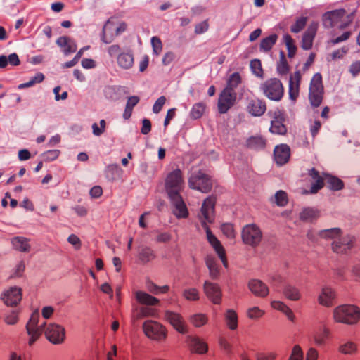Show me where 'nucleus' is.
I'll return each instance as SVG.
<instances>
[{"label": "nucleus", "instance_id": "864d4df0", "mask_svg": "<svg viewBox=\"0 0 360 360\" xmlns=\"http://www.w3.org/2000/svg\"><path fill=\"white\" fill-rule=\"evenodd\" d=\"M250 68L257 77H263V69L261 61L258 59H254L250 62Z\"/></svg>", "mask_w": 360, "mask_h": 360}, {"label": "nucleus", "instance_id": "603ef678", "mask_svg": "<svg viewBox=\"0 0 360 360\" xmlns=\"http://www.w3.org/2000/svg\"><path fill=\"white\" fill-rule=\"evenodd\" d=\"M307 22V17H301L300 18H297L295 21V22L291 25L290 27V31L292 33H299L300 31H302L304 27L306 26Z\"/></svg>", "mask_w": 360, "mask_h": 360}, {"label": "nucleus", "instance_id": "7c9ffc66", "mask_svg": "<svg viewBox=\"0 0 360 360\" xmlns=\"http://www.w3.org/2000/svg\"><path fill=\"white\" fill-rule=\"evenodd\" d=\"M205 264L209 269L210 277L213 280L218 279L220 275V269L216 259L213 256L207 255L205 257Z\"/></svg>", "mask_w": 360, "mask_h": 360}, {"label": "nucleus", "instance_id": "a18cd8bd", "mask_svg": "<svg viewBox=\"0 0 360 360\" xmlns=\"http://www.w3.org/2000/svg\"><path fill=\"white\" fill-rule=\"evenodd\" d=\"M155 257V255L151 248L147 246L141 248L139 253V258L141 262L147 263L153 260Z\"/></svg>", "mask_w": 360, "mask_h": 360}, {"label": "nucleus", "instance_id": "4be33fe9", "mask_svg": "<svg viewBox=\"0 0 360 360\" xmlns=\"http://www.w3.org/2000/svg\"><path fill=\"white\" fill-rule=\"evenodd\" d=\"M290 156V148L286 144H281L276 146L274 150V160L278 165H283L287 163Z\"/></svg>", "mask_w": 360, "mask_h": 360}, {"label": "nucleus", "instance_id": "9b49d317", "mask_svg": "<svg viewBox=\"0 0 360 360\" xmlns=\"http://www.w3.org/2000/svg\"><path fill=\"white\" fill-rule=\"evenodd\" d=\"M355 241V237L350 234L340 236L333 241L332 250L336 254H347L353 248Z\"/></svg>", "mask_w": 360, "mask_h": 360}, {"label": "nucleus", "instance_id": "bf43d9fd", "mask_svg": "<svg viewBox=\"0 0 360 360\" xmlns=\"http://www.w3.org/2000/svg\"><path fill=\"white\" fill-rule=\"evenodd\" d=\"M221 231L228 238H232L235 236L234 229L233 225L231 224H223L221 226Z\"/></svg>", "mask_w": 360, "mask_h": 360}, {"label": "nucleus", "instance_id": "412c9836", "mask_svg": "<svg viewBox=\"0 0 360 360\" xmlns=\"http://www.w3.org/2000/svg\"><path fill=\"white\" fill-rule=\"evenodd\" d=\"M336 293L333 289L326 286L322 288L318 297L319 303L326 307H330L334 305Z\"/></svg>", "mask_w": 360, "mask_h": 360}, {"label": "nucleus", "instance_id": "0e129e2a", "mask_svg": "<svg viewBox=\"0 0 360 360\" xmlns=\"http://www.w3.org/2000/svg\"><path fill=\"white\" fill-rule=\"evenodd\" d=\"M172 239V235L168 232L159 233L156 237L157 243H168Z\"/></svg>", "mask_w": 360, "mask_h": 360}, {"label": "nucleus", "instance_id": "37998d69", "mask_svg": "<svg viewBox=\"0 0 360 360\" xmlns=\"http://www.w3.org/2000/svg\"><path fill=\"white\" fill-rule=\"evenodd\" d=\"M242 82V78L238 72H234L230 75L227 80L226 86L224 88L231 91H235V89L238 87Z\"/></svg>", "mask_w": 360, "mask_h": 360}, {"label": "nucleus", "instance_id": "cd10ccee", "mask_svg": "<svg viewBox=\"0 0 360 360\" xmlns=\"http://www.w3.org/2000/svg\"><path fill=\"white\" fill-rule=\"evenodd\" d=\"M58 46L63 49V51L65 55L74 53L77 51V44L73 39L69 37L63 36L56 40Z\"/></svg>", "mask_w": 360, "mask_h": 360}, {"label": "nucleus", "instance_id": "774afa93", "mask_svg": "<svg viewBox=\"0 0 360 360\" xmlns=\"http://www.w3.org/2000/svg\"><path fill=\"white\" fill-rule=\"evenodd\" d=\"M18 318L16 312L12 311L5 317V322L7 324L13 325L18 322Z\"/></svg>", "mask_w": 360, "mask_h": 360}, {"label": "nucleus", "instance_id": "20e7f679", "mask_svg": "<svg viewBox=\"0 0 360 360\" xmlns=\"http://www.w3.org/2000/svg\"><path fill=\"white\" fill-rule=\"evenodd\" d=\"M260 89L269 99L279 101L284 94V88L281 82L277 78H271L261 84Z\"/></svg>", "mask_w": 360, "mask_h": 360}, {"label": "nucleus", "instance_id": "f704fd0d", "mask_svg": "<svg viewBox=\"0 0 360 360\" xmlns=\"http://www.w3.org/2000/svg\"><path fill=\"white\" fill-rule=\"evenodd\" d=\"M13 248L18 251L27 252L30 250V245L27 238L24 237H15L11 240Z\"/></svg>", "mask_w": 360, "mask_h": 360}, {"label": "nucleus", "instance_id": "ddd939ff", "mask_svg": "<svg viewBox=\"0 0 360 360\" xmlns=\"http://www.w3.org/2000/svg\"><path fill=\"white\" fill-rule=\"evenodd\" d=\"M268 115L273 118L271 120L270 131L273 134L279 135L285 134L287 132V128L283 124L285 120L283 113L279 109H276L274 111H269Z\"/></svg>", "mask_w": 360, "mask_h": 360}, {"label": "nucleus", "instance_id": "7ed1b4c3", "mask_svg": "<svg viewBox=\"0 0 360 360\" xmlns=\"http://www.w3.org/2000/svg\"><path fill=\"white\" fill-rule=\"evenodd\" d=\"M333 319L338 323L356 324L360 320V308L352 304L338 306L333 310Z\"/></svg>", "mask_w": 360, "mask_h": 360}, {"label": "nucleus", "instance_id": "ea45409f", "mask_svg": "<svg viewBox=\"0 0 360 360\" xmlns=\"http://www.w3.org/2000/svg\"><path fill=\"white\" fill-rule=\"evenodd\" d=\"M277 72L280 75H286L290 71V65L286 60L283 51L280 52L279 61L276 66Z\"/></svg>", "mask_w": 360, "mask_h": 360}, {"label": "nucleus", "instance_id": "e2e57ef3", "mask_svg": "<svg viewBox=\"0 0 360 360\" xmlns=\"http://www.w3.org/2000/svg\"><path fill=\"white\" fill-rule=\"evenodd\" d=\"M68 241L75 247V250H79L82 246L81 240L75 234H71L68 238Z\"/></svg>", "mask_w": 360, "mask_h": 360}, {"label": "nucleus", "instance_id": "f03ea898", "mask_svg": "<svg viewBox=\"0 0 360 360\" xmlns=\"http://www.w3.org/2000/svg\"><path fill=\"white\" fill-rule=\"evenodd\" d=\"M216 202V198L213 196H209L207 198L202 204L201 207V212L205 219V221H202V226L206 231L207 238L208 242L214 249L215 252L218 255L219 257L222 262L224 267H228V260L226 255V252L224 247L221 245L220 241L212 234L210 229L209 228L207 222H212L214 219V210Z\"/></svg>", "mask_w": 360, "mask_h": 360}, {"label": "nucleus", "instance_id": "f8f14e48", "mask_svg": "<svg viewBox=\"0 0 360 360\" xmlns=\"http://www.w3.org/2000/svg\"><path fill=\"white\" fill-rule=\"evenodd\" d=\"M237 94L224 89L218 99V110L221 114L226 113L236 103Z\"/></svg>", "mask_w": 360, "mask_h": 360}, {"label": "nucleus", "instance_id": "58836bf2", "mask_svg": "<svg viewBox=\"0 0 360 360\" xmlns=\"http://www.w3.org/2000/svg\"><path fill=\"white\" fill-rule=\"evenodd\" d=\"M342 231L339 228H333L329 229L321 230L319 232L318 235L319 237L326 239L337 240V238L341 236Z\"/></svg>", "mask_w": 360, "mask_h": 360}, {"label": "nucleus", "instance_id": "338daca9", "mask_svg": "<svg viewBox=\"0 0 360 360\" xmlns=\"http://www.w3.org/2000/svg\"><path fill=\"white\" fill-rule=\"evenodd\" d=\"M60 151L58 150H51L44 153V156L47 160H54L58 157Z\"/></svg>", "mask_w": 360, "mask_h": 360}, {"label": "nucleus", "instance_id": "c03bdc74", "mask_svg": "<svg viewBox=\"0 0 360 360\" xmlns=\"http://www.w3.org/2000/svg\"><path fill=\"white\" fill-rule=\"evenodd\" d=\"M277 39L278 36L276 34L269 35V37L263 39L260 43V50L264 52L270 51L276 44Z\"/></svg>", "mask_w": 360, "mask_h": 360}, {"label": "nucleus", "instance_id": "c85d7f7f", "mask_svg": "<svg viewBox=\"0 0 360 360\" xmlns=\"http://www.w3.org/2000/svg\"><path fill=\"white\" fill-rule=\"evenodd\" d=\"M338 351L344 355L353 356L357 353L358 346L352 340H342L338 345Z\"/></svg>", "mask_w": 360, "mask_h": 360}, {"label": "nucleus", "instance_id": "393cba45", "mask_svg": "<svg viewBox=\"0 0 360 360\" xmlns=\"http://www.w3.org/2000/svg\"><path fill=\"white\" fill-rule=\"evenodd\" d=\"M308 174L315 182L311 184L310 191L305 190L303 193L315 194L324 186V178L320 176L319 172L315 168L309 169Z\"/></svg>", "mask_w": 360, "mask_h": 360}, {"label": "nucleus", "instance_id": "2eb2a0df", "mask_svg": "<svg viewBox=\"0 0 360 360\" xmlns=\"http://www.w3.org/2000/svg\"><path fill=\"white\" fill-rule=\"evenodd\" d=\"M203 292L207 299L213 304H221L222 300V292L220 286L217 283L205 281L203 284Z\"/></svg>", "mask_w": 360, "mask_h": 360}, {"label": "nucleus", "instance_id": "4468645a", "mask_svg": "<svg viewBox=\"0 0 360 360\" xmlns=\"http://www.w3.org/2000/svg\"><path fill=\"white\" fill-rule=\"evenodd\" d=\"M164 318L179 333L181 334L188 333V326L180 314L166 310L164 312Z\"/></svg>", "mask_w": 360, "mask_h": 360}, {"label": "nucleus", "instance_id": "de8ad7c7", "mask_svg": "<svg viewBox=\"0 0 360 360\" xmlns=\"http://www.w3.org/2000/svg\"><path fill=\"white\" fill-rule=\"evenodd\" d=\"M189 320L193 326L199 328L207 323L208 317L205 314L199 313L191 316Z\"/></svg>", "mask_w": 360, "mask_h": 360}, {"label": "nucleus", "instance_id": "a19ab883", "mask_svg": "<svg viewBox=\"0 0 360 360\" xmlns=\"http://www.w3.org/2000/svg\"><path fill=\"white\" fill-rule=\"evenodd\" d=\"M283 294L288 299L292 301H297L301 298L300 290L290 285H288L284 288Z\"/></svg>", "mask_w": 360, "mask_h": 360}, {"label": "nucleus", "instance_id": "69168bd1", "mask_svg": "<svg viewBox=\"0 0 360 360\" xmlns=\"http://www.w3.org/2000/svg\"><path fill=\"white\" fill-rule=\"evenodd\" d=\"M318 357V350L314 347H310L306 353L305 360H317Z\"/></svg>", "mask_w": 360, "mask_h": 360}, {"label": "nucleus", "instance_id": "bb28decb", "mask_svg": "<svg viewBox=\"0 0 360 360\" xmlns=\"http://www.w3.org/2000/svg\"><path fill=\"white\" fill-rule=\"evenodd\" d=\"M157 311L149 307H136L132 311L131 319L134 321L146 317H155Z\"/></svg>", "mask_w": 360, "mask_h": 360}, {"label": "nucleus", "instance_id": "8fccbe9b", "mask_svg": "<svg viewBox=\"0 0 360 360\" xmlns=\"http://www.w3.org/2000/svg\"><path fill=\"white\" fill-rule=\"evenodd\" d=\"M183 297L188 301H198L200 300L199 290L195 288H190L183 291Z\"/></svg>", "mask_w": 360, "mask_h": 360}, {"label": "nucleus", "instance_id": "6e6552de", "mask_svg": "<svg viewBox=\"0 0 360 360\" xmlns=\"http://www.w3.org/2000/svg\"><path fill=\"white\" fill-rule=\"evenodd\" d=\"M183 185L182 172L179 169L170 172L165 179V189L169 197L180 195Z\"/></svg>", "mask_w": 360, "mask_h": 360}, {"label": "nucleus", "instance_id": "423d86ee", "mask_svg": "<svg viewBox=\"0 0 360 360\" xmlns=\"http://www.w3.org/2000/svg\"><path fill=\"white\" fill-rule=\"evenodd\" d=\"M324 89L322 82V76L320 73H316L310 83L309 99L311 105L314 107H319L323 98Z\"/></svg>", "mask_w": 360, "mask_h": 360}, {"label": "nucleus", "instance_id": "09e8293b", "mask_svg": "<svg viewBox=\"0 0 360 360\" xmlns=\"http://www.w3.org/2000/svg\"><path fill=\"white\" fill-rule=\"evenodd\" d=\"M206 105L204 103H197L193 105L191 111V117L193 119L200 118L205 112Z\"/></svg>", "mask_w": 360, "mask_h": 360}, {"label": "nucleus", "instance_id": "72a5a7b5", "mask_svg": "<svg viewBox=\"0 0 360 360\" xmlns=\"http://www.w3.org/2000/svg\"><path fill=\"white\" fill-rule=\"evenodd\" d=\"M329 335L330 330L328 328L324 327L321 330L315 331L312 335V339L316 345L321 346L326 343Z\"/></svg>", "mask_w": 360, "mask_h": 360}, {"label": "nucleus", "instance_id": "2f4dec72", "mask_svg": "<svg viewBox=\"0 0 360 360\" xmlns=\"http://www.w3.org/2000/svg\"><path fill=\"white\" fill-rule=\"evenodd\" d=\"M135 297L138 302L147 306H155L160 302L158 298L141 290L136 292Z\"/></svg>", "mask_w": 360, "mask_h": 360}, {"label": "nucleus", "instance_id": "a878e982", "mask_svg": "<svg viewBox=\"0 0 360 360\" xmlns=\"http://www.w3.org/2000/svg\"><path fill=\"white\" fill-rule=\"evenodd\" d=\"M247 110L252 116L259 117L266 112V105L262 99H252L247 106Z\"/></svg>", "mask_w": 360, "mask_h": 360}, {"label": "nucleus", "instance_id": "13d9d810", "mask_svg": "<svg viewBox=\"0 0 360 360\" xmlns=\"http://www.w3.org/2000/svg\"><path fill=\"white\" fill-rule=\"evenodd\" d=\"M151 44L153 53L156 55H159L162 50V44L160 39L158 37H153L151 39Z\"/></svg>", "mask_w": 360, "mask_h": 360}, {"label": "nucleus", "instance_id": "b1692460", "mask_svg": "<svg viewBox=\"0 0 360 360\" xmlns=\"http://www.w3.org/2000/svg\"><path fill=\"white\" fill-rule=\"evenodd\" d=\"M301 79L302 75L299 70L295 71L290 77L289 97L293 101H295L299 96Z\"/></svg>", "mask_w": 360, "mask_h": 360}, {"label": "nucleus", "instance_id": "3c124183", "mask_svg": "<svg viewBox=\"0 0 360 360\" xmlns=\"http://www.w3.org/2000/svg\"><path fill=\"white\" fill-rule=\"evenodd\" d=\"M264 314V310L258 307H252L247 310V316L250 319L257 320L262 318Z\"/></svg>", "mask_w": 360, "mask_h": 360}, {"label": "nucleus", "instance_id": "0eeeda50", "mask_svg": "<svg viewBox=\"0 0 360 360\" xmlns=\"http://www.w3.org/2000/svg\"><path fill=\"white\" fill-rule=\"evenodd\" d=\"M127 27L124 22H120L115 18H110L103 29V41L105 44L110 43L115 37L124 32Z\"/></svg>", "mask_w": 360, "mask_h": 360}, {"label": "nucleus", "instance_id": "a211bd4d", "mask_svg": "<svg viewBox=\"0 0 360 360\" xmlns=\"http://www.w3.org/2000/svg\"><path fill=\"white\" fill-rule=\"evenodd\" d=\"M22 299V290L17 287H11L1 295V300L7 306L17 305Z\"/></svg>", "mask_w": 360, "mask_h": 360}, {"label": "nucleus", "instance_id": "9d476101", "mask_svg": "<svg viewBox=\"0 0 360 360\" xmlns=\"http://www.w3.org/2000/svg\"><path fill=\"white\" fill-rule=\"evenodd\" d=\"M262 239V232L256 224H248L242 230L243 242L252 248L259 245Z\"/></svg>", "mask_w": 360, "mask_h": 360}, {"label": "nucleus", "instance_id": "f3484780", "mask_svg": "<svg viewBox=\"0 0 360 360\" xmlns=\"http://www.w3.org/2000/svg\"><path fill=\"white\" fill-rule=\"evenodd\" d=\"M186 342L192 353L203 354L207 352V345L198 336L188 335Z\"/></svg>", "mask_w": 360, "mask_h": 360}, {"label": "nucleus", "instance_id": "e433bc0d", "mask_svg": "<svg viewBox=\"0 0 360 360\" xmlns=\"http://www.w3.org/2000/svg\"><path fill=\"white\" fill-rule=\"evenodd\" d=\"M117 63L124 69H129L134 64L133 55L129 53H122L117 56Z\"/></svg>", "mask_w": 360, "mask_h": 360}, {"label": "nucleus", "instance_id": "6ab92c4d", "mask_svg": "<svg viewBox=\"0 0 360 360\" xmlns=\"http://www.w3.org/2000/svg\"><path fill=\"white\" fill-rule=\"evenodd\" d=\"M318 27L319 23L313 22L309 25L307 30L303 34L301 46L304 50H309L312 48Z\"/></svg>", "mask_w": 360, "mask_h": 360}, {"label": "nucleus", "instance_id": "49530a36", "mask_svg": "<svg viewBox=\"0 0 360 360\" xmlns=\"http://www.w3.org/2000/svg\"><path fill=\"white\" fill-rule=\"evenodd\" d=\"M283 40L288 49V56L290 58H293L297 51V46L295 44V40L288 34L283 36Z\"/></svg>", "mask_w": 360, "mask_h": 360}, {"label": "nucleus", "instance_id": "5701e85b", "mask_svg": "<svg viewBox=\"0 0 360 360\" xmlns=\"http://www.w3.org/2000/svg\"><path fill=\"white\" fill-rule=\"evenodd\" d=\"M248 288L254 295L259 297H266L269 295V288L259 279H251L248 282Z\"/></svg>", "mask_w": 360, "mask_h": 360}, {"label": "nucleus", "instance_id": "473e14b6", "mask_svg": "<svg viewBox=\"0 0 360 360\" xmlns=\"http://www.w3.org/2000/svg\"><path fill=\"white\" fill-rule=\"evenodd\" d=\"M324 180L330 190L340 191L344 188V182L339 178L328 174H324Z\"/></svg>", "mask_w": 360, "mask_h": 360}, {"label": "nucleus", "instance_id": "680f3d73", "mask_svg": "<svg viewBox=\"0 0 360 360\" xmlns=\"http://www.w3.org/2000/svg\"><path fill=\"white\" fill-rule=\"evenodd\" d=\"M166 102V98L164 96H160L155 103L153 107V111L154 113H158L162 108V106Z\"/></svg>", "mask_w": 360, "mask_h": 360}, {"label": "nucleus", "instance_id": "6e6d98bb", "mask_svg": "<svg viewBox=\"0 0 360 360\" xmlns=\"http://www.w3.org/2000/svg\"><path fill=\"white\" fill-rule=\"evenodd\" d=\"M276 203L279 206H285L288 203V197L285 192L278 191L275 194Z\"/></svg>", "mask_w": 360, "mask_h": 360}, {"label": "nucleus", "instance_id": "dca6fc26", "mask_svg": "<svg viewBox=\"0 0 360 360\" xmlns=\"http://www.w3.org/2000/svg\"><path fill=\"white\" fill-rule=\"evenodd\" d=\"M345 9H337L326 12L322 16L323 25L326 28H331L340 23L346 15Z\"/></svg>", "mask_w": 360, "mask_h": 360}, {"label": "nucleus", "instance_id": "79ce46f5", "mask_svg": "<svg viewBox=\"0 0 360 360\" xmlns=\"http://www.w3.org/2000/svg\"><path fill=\"white\" fill-rule=\"evenodd\" d=\"M226 325L230 330H236L238 327V316L233 309H229L225 314Z\"/></svg>", "mask_w": 360, "mask_h": 360}, {"label": "nucleus", "instance_id": "5fc2aeb1", "mask_svg": "<svg viewBox=\"0 0 360 360\" xmlns=\"http://www.w3.org/2000/svg\"><path fill=\"white\" fill-rule=\"evenodd\" d=\"M303 351L298 345L292 347L291 354L288 360H303Z\"/></svg>", "mask_w": 360, "mask_h": 360}, {"label": "nucleus", "instance_id": "c756f323", "mask_svg": "<svg viewBox=\"0 0 360 360\" xmlns=\"http://www.w3.org/2000/svg\"><path fill=\"white\" fill-rule=\"evenodd\" d=\"M266 140L260 135L249 137L245 142V146L252 150H263L266 148Z\"/></svg>", "mask_w": 360, "mask_h": 360}, {"label": "nucleus", "instance_id": "39448f33", "mask_svg": "<svg viewBox=\"0 0 360 360\" xmlns=\"http://www.w3.org/2000/svg\"><path fill=\"white\" fill-rule=\"evenodd\" d=\"M142 328L146 336L150 340L162 342L167 337L166 327L158 321L147 320L143 323Z\"/></svg>", "mask_w": 360, "mask_h": 360}, {"label": "nucleus", "instance_id": "aec40b11", "mask_svg": "<svg viewBox=\"0 0 360 360\" xmlns=\"http://www.w3.org/2000/svg\"><path fill=\"white\" fill-rule=\"evenodd\" d=\"M174 207L173 210L174 214L178 218H187L188 211L185 202L180 195L169 197Z\"/></svg>", "mask_w": 360, "mask_h": 360}, {"label": "nucleus", "instance_id": "052dcab7", "mask_svg": "<svg viewBox=\"0 0 360 360\" xmlns=\"http://www.w3.org/2000/svg\"><path fill=\"white\" fill-rule=\"evenodd\" d=\"M209 28V23L207 20H204L198 24H197L195 27V33L196 34H200L206 31H207Z\"/></svg>", "mask_w": 360, "mask_h": 360}, {"label": "nucleus", "instance_id": "4c0bfd02", "mask_svg": "<svg viewBox=\"0 0 360 360\" xmlns=\"http://www.w3.org/2000/svg\"><path fill=\"white\" fill-rule=\"evenodd\" d=\"M319 217V212L314 208H304L300 214V218L302 221H312Z\"/></svg>", "mask_w": 360, "mask_h": 360}, {"label": "nucleus", "instance_id": "f257e3e1", "mask_svg": "<svg viewBox=\"0 0 360 360\" xmlns=\"http://www.w3.org/2000/svg\"><path fill=\"white\" fill-rule=\"evenodd\" d=\"M39 314L34 312L32 314L26 325V330L30 336L28 345L32 346L41 335L44 330L46 339L54 345L63 343L65 340V329L56 323H49L44 329L45 323L39 325Z\"/></svg>", "mask_w": 360, "mask_h": 360}, {"label": "nucleus", "instance_id": "1a4fd4ad", "mask_svg": "<svg viewBox=\"0 0 360 360\" xmlns=\"http://www.w3.org/2000/svg\"><path fill=\"white\" fill-rule=\"evenodd\" d=\"M189 187L207 193L212 190V183L208 175L199 170L194 172L188 179Z\"/></svg>", "mask_w": 360, "mask_h": 360}, {"label": "nucleus", "instance_id": "c9c22d12", "mask_svg": "<svg viewBox=\"0 0 360 360\" xmlns=\"http://www.w3.org/2000/svg\"><path fill=\"white\" fill-rule=\"evenodd\" d=\"M271 306L278 311H282L283 314L286 315L288 319L291 321H294L295 316L292 312V311L283 302L281 301H272L271 303Z\"/></svg>", "mask_w": 360, "mask_h": 360}, {"label": "nucleus", "instance_id": "4d7b16f0", "mask_svg": "<svg viewBox=\"0 0 360 360\" xmlns=\"http://www.w3.org/2000/svg\"><path fill=\"white\" fill-rule=\"evenodd\" d=\"M277 354L274 352H259L255 355L256 360H275Z\"/></svg>", "mask_w": 360, "mask_h": 360}]
</instances>
